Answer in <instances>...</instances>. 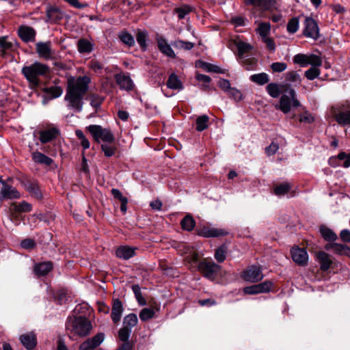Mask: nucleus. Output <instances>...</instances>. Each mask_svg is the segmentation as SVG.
Wrapping results in <instances>:
<instances>
[{"label": "nucleus", "mask_w": 350, "mask_h": 350, "mask_svg": "<svg viewBox=\"0 0 350 350\" xmlns=\"http://www.w3.org/2000/svg\"><path fill=\"white\" fill-rule=\"evenodd\" d=\"M90 83V78L88 76L68 79L65 99L70 107L79 111L82 109V100L88 90Z\"/></svg>", "instance_id": "obj_1"}, {"label": "nucleus", "mask_w": 350, "mask_h": 350, "mask_svg": "<svg viewBox=\"0 0 350 350\" xmlns=\"http://www.w3.org/2000/svg\"><path fill=\"white\" fill-rule=\"evenodd\" d=\"M50 71L48 65L39 62H35L31 64L25 66L21 69V73L29 83L31 89H35L40 84V78L46 75Z\"/></svg>", "instance_id": "obj_2"}, {"label": "nucleus", "mask_w": 350, "mask_h": 350, "mask_svg": "<svg viewBox=\"0 0 350 350\" xmlns=\"http://www.w3.org/2000/svg\"><path fill=\"white\" fill-rule=\"evenodd\" d=\"M299 105L300 103L296 98L295 91L291 87L288 86L283 91L280 102L275 106V107L277 109L281 110L284 113H288L293 109L299 107Z\"/></svg>", "instance_id": "obj_3"}, {"label": "nucleus", "mask_w": 350, "mask_h": 350, "mask_svg": "<svg viewBox=\"0 0 350 350\" xmlns=\"http://www.w3.org/2000/svg\"><path fill=\"white\" fill-rule=\"evenodd\" d=\"M220 268L221 267L211 259H204L198 265L199 271L205 278L211 280L216 278Z\"/></svg>", "instance_id": "obj_4"}, {"label": "nucleus", "mask_w": 350, "mask_h": 350, "mask_svg": "<svg viewBox=\"0 0 350 350\" xmlns=\"http://www.w3.org/2000/svg\"><path fill=\"white\" fill-rule=\"evenodd\" d=\"M92 328L91 322L83 317L75 318L72 323V332L81 337L88 335Z\"/></svg>", "instance_id": "obj_5"}, {"label": "nucleus", "mask_w": 350, "mask_h": 350, "mask_svg": "<svg viewBox=\"0 0 350 350\" xmlns=\"http://www.w3.org/2000/svg\"><path fill=\"white\" fill-rule=\"evenodd\" d=\"M331 113L340 125H350V105L332 107Z\"/></svg>", "instance_id": "obj_6"}, {"label": "nucleus", "mask_w": 350, "mask_h": 350, "mask_svg": "<svg viewBox=\"0 0 350 350\" xmlns=\"http://www.w3.org/2000/svg\"><path fill=\"white\" fill-rule=\"evenodd\" d=\"M263 274L260 267L252 265L247 267L241 275V278L250 282H256L263 278Z\"/></svg>", "instance_id": "obj_7"}, {"label": "nucleus", "mask_w": 350, "mask_h": 350, "mask_svg": "<svg viewBox=\"0 0 350 350\" xmlns=\"http://www.w3.org/2000/svg\"><path fill=\"white\" fill-rule=\"evenodd\" d=\"M304 35L307 38L317 40L319 37V29L317 21L310 17H306L304 21Z\"/></svg>", "instance_id": "obj_8"}, {"label": "nucleus", "mask_w": 350, "mask_h": 350, "mask_svg": "<svg viewBox=\"0 0 350 350\" xmlns=\"http://www.w3.org/2000/svg\"><path fill=\"white\" fill-rule=\"evenodd\" d=\"M24 189L29 193V195L37 200H41L43 198L42 192L36 180L27 179L21 182Z\"/></svg>", "instance_id": "obj_9"}, {"label": "nucleus", "mask_w": 350, "mask_h": 350, "mask_svg": "<svg viewBox=\"0 0 350 350\" xmlns=\"http://www.w3.org/2000/svg\"><path fill=\"white\" fill-rule=\"evenodd\" d=\"M272 283L269 281H265L258 284L246 286L243 288V293L248 295H256L265 293L270 291Z\"/></svg>", "instance_id": "obj_10"}, {"label": "nucleus", "mask_w": 350, "mask_h": 350, "mask_svg": "<svg viewBox=\"0 0 350 350\" xmlns=\"http://www.w3.org/2000/svg\"><path fill=\"white\" fill-rule=\"evenodd\" d=\"M198 234L204 237H224L228 234L225 229L217 228L211 226H203L198 230Z\"/></svg>", "instance_id": "obj_11"}, {"label": "nucleus", "mask_w": 350, "mask_h": 350, "mask_svg": "<svg viewBox=\"0 0 350 350\" xmlns=\"http://www.w3.org/2000/svg\"><path fill=\"white\" fill-rule=\"evenodd\" d=\"M291 256L293 261L298 265L305 266L308 263V255L304 248L293 247L291 250Z\"/></svg>", "instance_id": "obj_12"}, {"label": "nucleus", "mask_w": 350, "mask_h": 350, "mask_svg": "<svg viewBox=\"0 0 350 350\" xmlns=\"http://www.w3.org/2000/svg\"><path fill=\"white\" fill-rule=\"evenodd\" d=\"M20 198L21 194L15 187L6 184V183H3V187H2L0 190L1 201L4 200L18 199Z\"/></svg>", "instance_id": "obj_13"}, {"label": "nucleus", "mask_w": 350, "mask_h": 350, "mask_svg": "<svg viewBox=\"0 0 350 350\" xmlns=\"http://www.w3.org/2000/svg\"><path fill=\"white\" fill-rule=\"evenodd\" d=\"M105 338L103 333H98L92 338H88L84 341L79 347L80 350H93L99 346Z\"/></svg>", "instance_id": "obj_14"}, {"label": "nucleus", "mask_w": 350, "mask_h": 350, "mask_svg": "<svg viewBox=\"0 0 350 350\" xmlns=\"http://www.w3.org/2000/svg\"><path fill=\"white\" fill-rule=\"evenodd\" d=\"M36 50L38 56L45 59L52 58L53 51L51 49V42H39L36 44Z\"/></svg>", "instance_id": "obj_15"}, {"label": "nucleus", "mask_w": 350, "mask_h": 350, "mask_svg": "<svg viewBox=\"0 0 350 350\" xmlns=\"http://www.w3.org/2000/svg\"><path fill=\"white\" fill-rule=\"evenodd\" d=\"M123 311L124 307L122 301L119 299H113L112 301L111 318L114 323L116 324L120 322Z\"/></svg>", "instance_id": "obj_16"}, {"label": "nucleus", "mask_w": 350, "mask_h": 350, "mask_svg": "<svg viewBox=\"0 0 350 350\" xmlns=\"http://www.w3.org/2000/svg\"><path fill=\"white\" fill-rule=\"evenodd\" d=\"M115 79L120 88L125 90H131L133 88V83L130 76L124 72L115 75Z\"/></svg>", "instance_id": "obj_17"}, {"label": "nucleus", "mask_w": 350, "mask_h": 350, "mask_svg": "<svg viewBox=\"0 0 350 350\" xmlns=\"http://www.w3.org/2000/svg\"><path fill=\"white\" fill-rule=\"evenodd\" d=\"M329 163L333 167L340 165L349 167L350 166V154L342 152L338 154L337 157L330 158Z\"/></svg>", "instance_id": "obj_18"}, {"label": "nucleus", "mask_w": 350, "mask_h": 350, "mask_svg": "<svg viewBox=\"0 0 350 350\" xmlns=\"http://www.w3.org/2000/svg\"><path fill=\"white\" fill-rule=\"evenodd\" d=\"M46 16L51 23H57L64 18V13L57 7H49L46 10Z\"/></svg>", "instance_id": "obj_19"}, {"label": "nucleus", "mask_w": 350, "mask_h": 350, "mask_svg": "<svg viewBox=\"0 0 350 350\" xmlns=\"http://www.w3.org/2000/svg\"><path fill=\"white\" fill-rule=\"evenodd\" d=\"M19 37L25 42L33 41L35 38L36 31L30 27H21L18 29Z\"/></svg>", "instance_id": "obj_20"}, {"label": "nucleus", "mask_w": 350, "mask_h": 350, "mask_svg": "<svg viewBox=\"0 0 350 350\" xmlns=\"http://www.w3.org/2000/svg\"><path fill=\"white\" fill-rule=\"evenodd\" d=\"M31 159L34 163L46 166H50L53 163L51 158L38 151L31 152Z\"/></svg>", "instance_id": "obj_21"}, {"label": "nucleus", "mask_w": 350, "mask_h": 350, "mask_svg": "<svg viewBox=\"0 0 350 350\" xmlns=\"http://www.w3.org/2000/svg\"><path fill=\"white\" fill-rule=\"evenodd\" d=\"M21 342L29 350L33 349L36 345V338L33 333L23 334L20 336Z\"/></svg>", "instance_id": "obj_22"}, {"label": "nucleus", "mask_w": 350, "mask_h": 350, "mask_svg": "<svg viewBox=\"0 0 350 350\" xmlns=\"http://www.w3.org/2000/svg\"><path fill=\"white\" fill-rule=\"evenodd\" d=\"M157 44L159 49L162 53L170 57L174 58L176 57L175 53L165 39L159 37L157 39Z\"/></svg>", "instance_id": "obj_23"}, {"label": "nucleus", "mask_w": 350, "mask_h": 350, "mask_svg": "<svg viewBox=\"0 0 350 350\" xmlns=\"http://www.w3.org/2000/svg\"><path fill=\"white\" fill-rule=\"evenodd\" d=\"M135 255V249L129 246H122L117 249L116 256L124 260L131 258Z\"/></svg>", "instance_id": "obj_24"}, {"label": "nucleus", "mask_w": 350, "mask_h": 350, "mask_svg": "<svg viewBox=\"0 0 350 350\" xmlns=\"http://www.w3.org/2000/svg\"><path fill=\"white\" fill-rule=\"evenodd\" d=\"M283 87L286 88L288 86L277 83H270L266 86V91L271 97L275 98L282 93Z\"/></svg>", "instance_id": "obj_25"}, {"label": "nucleus", "mask_w": 350, "mask_h": 350, "mask_svg": "<svg viewBox=\"0 0 350 350\" xmlns=\"http://www.w3.org/2000/svg\"><path fill=\"white\" fill-rule=\"evenodd\" d=\"M317 258L321 264V269L323 271L328 270L332 264L329 255L325 252H319L317 254Z\"/></svg>", "instance_id": "obj_26"}, {"label": "nucleus", "mask_w": 350, "mask_h": 350, "mask_svg": "<svg viewBox=\"0 0 350 350\" xmlns=\"http://www.w3.org/2000/svg\"><path fill=\"white\" fill-rule=\"evenodd\" d=\"M10 206L11 209L15 212L28 213L32 210L31 204L26 201L20 203L12 202Z\"/></svg>", "instance_id": "obj_27"}, {"label": "nucleus", "mask_w": 350, "mask_h": 350, "mask_svg": "<svg viewBox=\"0 0 350 350\" xmlns=\"http://www.w3.org/2000/svg\"><path fill=\"white\" fill-rule=\"evenodd\" d=\"M53 269L51 262L39 263L35 266L34 271L38 275H45Z\"/></svg>", "instance_id": "obj_28"}, {"label": "nucleus", "mask_w": 350, "mask_h": 350, "mask_svg": "<svg viewBox=\"0 0 350 350\" xmlns=\"http://www.w3.org/2000/svg\"><path fill=\"white\" fill-rule=\"evenodd\" d=\"M246 5L262 7L269 9L275 4L274 0H244Z\"/></svg>", "instance_id": "obj_29"}, {"label": "nucleus", "mask_w": 350, "mask_h": 350, "mask_svg": "<svg viewBox=\"0 0 350 350\" xmlns=\"http://www.w3.org/2000/svg\"><path fill=\"white\" fill-rule=\"evenodd\" d=\"M49 99H53L59 97L63 93V89L59 86H51L45 88L43 90Z\"/></svg>", "instance_id": "obj_30"}, {"label": "nucleus", "mask_w": 350, "mask_h": 350, "mask_svg": "<svg viewBox=\"0 0 350 350\" xmlns=\"http://www.w3.org/2000/svg\"><path fill=\"white\" fill-rule=\"evenodd\" d=\"M94 139L98 142H103L104 144L111 143L114 140L112 133H92Z\"/></svg>", "instance_id": "obj_31"}, {"label": "nucleus", "mask_w": 350, "mask_h": 350, "mask_svg": "<svg viewBox=\"0 0 350 350\" xmlns=\"http://www.w3.org/2000/svg\"><path fill=\"white\" fill-rule=\"evenodd\" d=\"M250 79L253 83H255L259 85H263L269 82V77L267 73L261 72L251 75L250 77Z\"/></svg>", "instance_id": "obj_32"}, {"label": "nucleus", "mask_w": 350, "mask_h": 350, "mask_svg": "<svg viewBox=\"0 0 350 350\" xmlns=\"http://www.w3.org/2000/svg\"><path fill=\"white\" fill-rule=\"evenodd\" d=\"M78 51L81 53H89L93 50V44L86 39H80L77 43Z\"/></svg>", "instance_id": "obj_33"}, {"label": "nucleus", "mask_w": 350, "mask_h": 350, "mask_svg": "<svg viewBox=\"0 0 350 350\" xmlns=\"http://www.w3.org/2000/svg\"><path fill=\"white\" fill-rule=\"evenodd\" d=\"M167 88L172 90H182L183 85L180 80L175 74H172L167 81Z\"/></svg>", "instance_id": "obj_34"}, {"label": "nucleus", "mask_w": 350, "mask_h": 350, "mask_svg": "<svg viewBox=\"0 0 350 350\" xmlns=\"http://www.w3.org/2000/svg\"><path fill=\"white\" fill-rule=\"evenodd\" d=\"M137 315L134 313H131L124 317L123 326L131 330L137 325Z\"/></svg>", "instance_id": "obj_35"}, {"label": "nucleus", "mask_w": 350, "mask_h": 350, "mask_svg": "<svg viewBox=\"0 0 350 350\" xmlns=\"http://www.w3.org/2000/svg\"><path fill=\"white\" fill-rule=\"evenodd\" d=\"M196 129L202 131L208 129L209 125V118L206 115L198 116L196 121Z\"/></svg>", "instance_id": "obj_36"}, {"label": "nucleus", "mask_w": 350, "mask_h": 350, "mask_svg": "<svg viewBox=\"0 0 350 350\" xmlns=\"http://www.w3.org/2000/svg\"><path fill=\"white\" fill-rule=\"evenodd\" d=\"M271 25L269 23H260L256 29L262 40L268 37L270 33Z\"/></svg>", "instance_id": "obj_37"}, {"label": "nucleus", "mask_w": 350, "mask_h": 350, "mask_svg": "<svg viewBox=\"0 0 350 350\" xmlns=\"http://www.w3.org/2000/svg\"><path fill=\"white\" fill-rule=\"evenodd\" d=\"M291 189V185L288 183H283L276 185L274 187V193L280 196L287 193Z\"/></svg>", "instance_id": "obj_38"}, {"label": "nucleus", "mask_w": 350, "mask_h": 350, "mask_svg": "<svg viewBox=\"0 0 350 350\" xmlns=\"http://www.w3.org/2000/svg\"><path fill=\"white\" fill-rule=\"evenodd\" d=\"M236 46L240 57H242L245 53H248L252 49V46L250 44L242 41L236 42Z\"/></svg>", "instance_id": "obj_39"}, {"label": "nucleus", "mask_w": 350, "mask_h": 350, "mask_svg": "<svg viewBox=\"0 0 350 350\" xmlns=\"http://www.w3.org/2000/svg\"><path fill=\"white\" fill-rule=\"evenodd\" d=\"M195 221L191 215L185 216L181 221L182 228L187 231H191L195 226Z\"/></svg>", "instance_id": "obj_40"}, {"label": "nucleus", "mask_w": 350, "mask_h": 350, "mask_svg": "<svg viewBox=\"0 0 350 350\" xmlns=\"http://www.w3.org/2000/svg\"><path fill=\"white\" fill-rule=\"evenodd\" d=\"M320 232L321 236L326 241H334L337 239V235L327 227H321Z\"/></svg>", "instance_id": "obj_41"}, {"label": "nucleus", "mask_w": 350, "mask_h": 350, "mask_svg": "<svg viewBox=\"0 0 350 350\" xmlns=\"http://www.w3.org/2000/svg\"><path fill=\"white\" fill-rule=\"evenodd\" d=\"M174 47L181 50L189 51L194 46V44L191 42L177 40L174 43Z\"/></svg>", "instance_id": "obj_42"}, {"label": "nucleus", "mask_w": 350, "mask_h": 350, "mask_svg": "<svg viewBox=\"0 0 350 350\" xmlns=\"http://www.w3.org/2000/svg\"><path fill=\"white\" fill-rule=\"evenodd\" d=\"M226 253L227 247L225 245H221L215 250L214 257L218 262H222L226 259Z\"/></svg>", "instance_id": "obj_43"}, {"label": "nucleus", "mask_w": 350, "mask_h": 350, "mask_svg": "<svg viewBox=\"0 0 350 350\" xmlns=\"http://www.w3.org/2000/svg\"><path fill=\"white\" fill-rule=\"evenodd\" d=\"M293 62L300 65L301 67H306L308 65V55L297 54L293 57Z\"/></svg>", "instance_id": "obj_44"}, {"label": "nucleus", "mask_w": 350, "mask_h": 350, "mask_svg": "<svg viewBox=\"0 0 350 350\" xmlns=\"http://www.w3.org/2000/svg\"><path fill=\"white\" fill-rule=\"evenodd\" d=\"M286 79L294 83L295 85L301 83V79L300 75L296 71H290L286 73Z\"/></svg>", "instance_id": "obj_45"}, {"label": "nucleus", "mask_w": 350, "mask_h": 350, "mask_svg": "<svg viewBox=\"0 0 350 350\" xmlns=\"http://www.w3.org/2000/svg\"><path fill=\"white\" fill-rule=\"evenodd\" d=\"M139 316L142 321H146L154 317V311L152 308H145L141 310Z\"/></svg>", "instance_id": "obj_46"}, {"label": "nucleus", "mask_w": 350, "mask_h": 350, "mask_svg": "<svg viewBox=\"0 0 350 350\" xmlns=\"http://www.w3.org/2000/svg\"><path fill=\"white\" fill-rule=\"evenodd\" d=\"M148 39V33L146 31H138L136 35V40L138 44L143 49L146 48V41Z\"/></svg>", "instance_id": "obj_47"}, {"label": "nucleus", "mask_w": 350, "mask_h": 350, "mask_svg": "<svg viewBox=\"0 0 350 350\" xmlns=\"http://www.w3.org/2000/svg\"><path fill=\"white\" fill-rule=\"evenodd\" d=\"M131 330L125 327H122L118 332V337L121 341L124 343L128 342V340L130 337Z\"/></svg>", "instance_id": "obj_48"}, {"label": "nucleus", "mask_w": 350, "mask_h": 350, "mask_svg": "<svg viewBox=\"0 0 350 350\" xmlns=\"http://www.w3.org/2000/svg\"><path fill=\"white\" fill-rule=\"evenodd\" d=\"M320 75V70L318 68L311 67L305 72V76L308 80H313Z\"/></svg>", "instance_id": "obj_49"}, {"label": "nucleus", "mask_w": 350, "mask_h": 350, "mask_svg": "<svg viewBox=\"0 0 350 350\" xmlns=\"http://www.w3.org/2000/svg\"><path fill=\"white\" fill-rule=\"evenodd\" d=\"M56 133H39L40 135L38 138L41 143L46 144L55 139L56 137Z\"/></svg>", "instance_id": "obj_50"}, {"label": "nucleus", "mask_w": 350, "mask_h": 350, "mask_svg": "<svg viewBox=\"0 0 350 350\" xmlns=\"http://www.w3.org/2000/svg\"><path fill=\"white\" fill-rule=\"evenodd\" d=\"M227 94L230 98L234 99L235 101H240L243 99V94L241 92L235 88H231Z\"/></svg>", "instance_id": "obj_51"}, {"label": "nucleus", "mask_w": 350, "mask_h": 350, "mask_svg": "<svg viewBox=\"0 0 350 350\" xmlns=\"http://www.w3.org/2000/svg\"><path fill=\"white\" fill-rule=\"evenodd\" d=\"M311 65L312 67L318 68L322 64V60L321 57L314 54L308 55V65Z\"/></svg>", "instance_id": "obj_52"}, {"label": "nucleus", "mask_w": 350, "mask_h": 350, "mask_svg": "<svg viewBox=\"0 0 350 350\" xmlns=\"http://www.w3.org/2000/svg\"><path fill=\"white\" fill-rule=\"evenodd\" d=\"M120 40L128 46H133L135 44L133 37L127 32L122 33L119 36Z\"/></svg>", "instance_id": "obj_53"}, {"label": "nucleus", "mask_w": 350, "mask_h": 350, "mask_svg": "<svg viewBox=\"0 0 350 350\" xmlns=\"http://www.w3.org/2000/svg\"><path fill=\"white\" fill-rule=\"evenodd\" d=\"M299 27V20L297 18H291L287 24V30L291 33H295Z\"/></svg>", "instance_id": "obj_54"}, {"label": "nucleus", "mask_w": 350, "mask_h": 350, "mask_svg": "<svg viewBox=\"0 0 350 350\" xmlns=\"http://www.w3.org/2000/svg\"><path fill=\"white\" fill-rule=\"evenodd\" d=\"M132 290L135 294V296L139 304L144 305L146 304L145 300L141 293V288L139 285L135 284L132 286Z\"/></svg>", "instance_id": "obj_55"}, {"label": "nucleus", "mask_w": 350, "mask_h": 350, "mask_svg": "<svg viewBox=\"0 0 350 350\" xmlns=\"http://www.w3.org/2000/svg\"><path fill=\"white\" fill-rule=\"evenodd\" d=\"M201 67L207 72L220 73L221 72V68L215 65H213L206 62H201Z\"/></svg>", "instance_id": "obj_56"}, {"label": "nucleus", "mask_w": 350, "mask_h": 350, "mask_svg": "<svg viewBox=\"0 0 350 350\" xmlns=\"http://www.w3.org/2000/svg\"><path fill=\"white\" fill-rule=\"evenodd\" d=\"M180 19H183L185 16L191 12V8L188 5H184L175 10Z\"/></svg>", "instance_id": "obj_57"}, {"label": "nucleus", "mask_w": 350, "mask_h": 350, "mask_svg": "<svg viewBox=\"0 0 350 350\" xmlns=\"http://www.w3.org/2000/svg\"><path fill=\"white\" fill-rule=\"evenodd\" d=\"M345 245L335 243L327 245L325 248L327 250L332 248L335 253L342 255L343 250H345Z\"/></svg>", "instance_id": "obj_58"}, {"label": "nucleus", "mask_w": 350, "mask_h": 350, "mask_svg": "<svg viewBox=\"0 0 350 350\" xmlns=\"http://www.w3.org/2000/svg\"><path fill=\"white\" fill-rule=\"evenodd\" d=\"M271 68L274 72H281L287 68V64L284 62H274L271 65Z\"/></svg>", "instance_id": "obj_59"}, {"label": "nucleus", "mask_w": 350, "mask_h": 350, "mask_svg": "<svg viewBox=\"0 0 350 350\" xmlns=\"http://www.w3.org/2000/svg\"><path fill=\"white\" fill-rule=\"evenodd\" d=\"M13 46L12 42L7 40V37H0V50L5 51L11 49Z\"/></svg>", "instance_id": "obj_60"}, {"label": "nucleus", "mask_w": 350, "mask_h": 350, "mask_svg": "<svg viewBox=\"0 0 350 350\" xmlns=\"http://www.w3.org/2000/svg\"><path fill=\"white\" fill-rule=\"evenodd\" d=\"M102 150L104 152L106 157H111L115 153V148L113 146L108 145L107 144H103L101 145Z\"/></svg>", "instance_id": "obj_61"}, {"label": "nucleus", "mask_w": 350, "mask_h": 350, "mask_svg": "<svg viewBox=\"0 0 350 350\" xmlns=\"http://www.w3.org/2000/svg\"><path fill=\"white\" fill-rule=\"evenodd\" d=\"M218 86L226 93L231 89L230 81L227 79H220L217 83Z\"/></svg>", "instance_id": "obj_62"}, {"label": "nucleus", "mask_w": 350, "mask_h": 350, "mask_svg": "<svg viewBox=\"0 0 350 350\" xmlns=\"http://www.w3.org/2000/svg\"><path fill=\"white\" fill-rule=\"evenodd\" d=\"M21 246L25 250H31L35 247L36 243L31 239H25L21 242Z\"/></svg>", "instance_id": "obj_63"}, {"label": "nucleus", "mask_w": 350, "mask_h": 350, "mask_svg": "<svg viewBox=\"0 0 350 350\" xmlns=\"http://www.w3.org/2000/svg\"><path fill=\"white\" fill-rule=\"evenodd\" d=\"M41 131H59V128L53 124L44 122L42 124Z\"/></svg>", "instance_id": "obj_64"}]
</instances>
